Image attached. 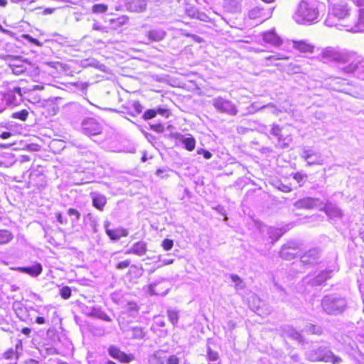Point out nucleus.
<instances>
[{
	"label": "nucleus",
	"mask_w": 364,
	"mask_h": 364,
	"mask_svg": "<svg viewBox=\"0 0 364 364\" xmlns=\"http://www.w3.org/2000/svg\"><path fill=\"white\" fill-rule=\"evenodd\" d=\"M323 63H333L339 72L361 77L364 73V58L357 53L327 47L321 52Z\"/></svg>",
	"instance_id": "obj_1"
},
{
	"label": "nucleus",
	"mask_w": 364,
	"mask_h": 364,
	"mask_svg": "<svg viewBox=\"0 0 364 364\" xmlns=\"http://www.w3.org/2000/svg\"><path fill=\"white\" fill-rule=\"evenodd\" d=\"M316 0H302L294 14V18L299 23H311L317 18Z\"/></svg>",
	"instance_id": "obj_2"
},
{
	"label": "nucleus",
	"mask_w": 364,
	"mask_h": 364,
	"mask_svg": "<svg viewBox=\"0 0 364 364\" xmlns=\"http://www.w3.org/2000/svg\"><path fill=\"white\" fill-rule=\"evenodd\" d=\"M347 300L345 297L338 294L325 296L321 302L323 310L328 314H339L347 308Z\"/></svg>",
	"instance_id": "obj_3"
},
{
	"label": "nucleus",
	"mask_w": 364,
	"mask_h": 364,
	"mask_svg": "<svg viewBox=\"0 0 364 364\" xmlns=\"http://www.w3.org/2000/svg\"><path fill=\"white\" fill-rule=\"evenodd\" d=\"M270 134L276 139L275 146L279 149L289 147L292 141L290 129L284 126L274 124L270 130Z\"/></svg>",
	"instance_id": "obj_4"
},
{
	"label": "nucleus",
	"mask_w": 364,
	"mask_h": 364,
	"mask_svg": "<svg viewBox=\"0 0 364 364\" xmlns=\"http://www.w3.org/2000/svg\"><path fill=\"white\" fill-rule=\"evenodd\" d=\"M67 213L70 218V220L66 216L63 215L61 212L56 213L55 217L57 221L59 224L66 228H73L75 222L80 220L81 214L77 209L73 208H68Z\"/></svg>",
	"instance_id": "obj_5"
},
{
	"label": "nucleus",
	"mask_w": 364,
	"mask_h": 364,
	"mask_svg": "<svg viewBox=\"0 0 364 364\" xmlns=\"http://www.w3.org/2000/svg\"><path fill=\"white\" fill-rule=\"evenodd\" d=\"M107 352L111 358L117 360L121 363H129L135 359L134 354L126 353L119 347L114 345L109 346Z\"/></svg>",
	"instance_id": "obj_6"
},
{
	"label": "nucleus",
	"mask_w": 364,
	"mask_h": 364,
	"mask_svg": "<svg viewBox=\"0 0 364 364\" xmlns=\"http://www.w3.org/2000/svg\"><path fill=\"white\" fill-rule=\"evenodd\" d=\"M359 7L354 25L346 30L353 33L364 31V0H352Z\"/></svg>",
	"instance_id": "obj_7"
},
{
	"label": "nucleus",
	"mask_w": 364,
	"mask_h": 364,
	"mask_svg": "<svg viewBox=\"0 0 364 364\" xmlns=\"http://www.w3.org/2000/svg\"><path fill=\"white\" fill-rule=\"evenodd\" d=\"M213 105L218 112L227 113L230 115H235L237 112L235 106L231 101L221 97L215 99Z\"/></svg>",
	"instance_id": "obj_8"
},
{
	"label": "nucleus",
	"mask_w": 364,
	"mask_h": 364,
	"mask_svg": "<svg viewBox=\"0 0 364 364\" xmlns=\"http://www.w3.org/2000/svg\"><path fill=\"white\" fill-rule=\"evenodd\" d=\"M299 252V246L294 242H288L282 245L279 256L285 260H291L294 259Z\"/></svg>",
	"instance_id": "obj_9"
},
{
	"label": "nucleus",
	"mask_w": 364,
	"mask_h": 364,
	"mask_svg": "<svg viewBox=\"0 0 364 364\" xmlns=\"http://www.w3.org/2000/svg\"><path fill=\"white\" fill-rule=\"evenodd\" d=\"M165 351L159 350L154 354L156 364H180V358L176 355H171L166 358Z\"/></svg>",
	"instance_id": "obj_10"
},
{
	"label": "nucleus",
	"mask_w": 364,
	"mask_h": 364,
	"mask_svg": "<svg viewBox=\"0 0 364 364\" xmlns=\"http://www.w3.org/2000/svg\"><path fill=\"white\" fill-rule=\"evenodd\" d=\"M262 39L265 43L276 47L281 46L283 43L282 39L277 34L274 29L264 32Z\"/></svg>",
	"instance_id": "obj_11"
},
{
	"label": "nucleus",
	"mask_w": 364,
	"mask_h": 364,
	"mask_svg": "<svg viewBox=\"0 0 364 364\" xmlns=\"http://www.w3.org/2000/svg\"><path fill=\"white\" fill-rule=\"evenodd\" d=\"M338 270V269L336 263V259L333 258L324 269H320V286L323 281L331 278L332 277V274Z\"/></svg>",
	"instance_id": "obj_12"
},
{
	"label": "nucleus",
	"mask_w": 364,
	"mask_h": 364,
	"mask_svg": "<svg viewBox=\"0 0 364 364\" xmlns=\"http://www.w3.org/2000/svg\"><path fill=\"white\" fill-rule=\"evenodd\" d=\"M320 210H323L326 215L332 219L341 218L343 215L341 210L335 204L331 203L326 204L323 208L321 207V204L320 203Z\"/></svg>",
	"instance_id": "obj_13"
},
{
	"label": "nucleus",
	"mask_w": 364,
	"mask_h": 364,
	"mask_svg": "<svg viewBox=\"0 0 364 364\" xmlns=\"http://www.w3.org/2000/svg\"><path fill=\"white\" fill-rule=\"evenodd\" d=\"M105 232L109 236V239L114 241L119 240L122 237H127L129 235L127 230L122 227L114 229L106 228Z\"/></svg>",
	"instance_id": "obj_14"
},
{
	"label": "nucleus",
	"mask_w": 364,
	"mask_h": 364,
	"mask_svg": "<svg viewBox=\"0 0 364 364\" xmlns=\"http://www.w3.org/2000/svg\"><path fill=\"white\" fill-rule=\"evenodd\" d=\"M17 271L27 274L31 277H37L43 272L42 265L40 263H36L31 267H18L16 269Z\"/></svg>",
	"instance_id": "obj_15"
},
{
	"label": "nucleus",
	"mask_w": 364,
	"mask_h": 364,
	"mask_svg": "<svg viewBox=\"0 0 364 364\" xmlns=\"http://www.w3.org/2000/svg\"><path fill=\"white\" fill-rule=\"evenodd\" d=\"M320 361L329 362L333 364H340L342 359L335 355L330 350L320 349Z\"/></svg>",
	"instance_id": "obj_16"
},
{
	"label": "nucleus",
	"mask_w": 364,
	"mask_h": 364,
	"mask_svg": "<svg viewBox=\"0 0 364 364\" xmlns=\"http://www.w3.org/2000/svg\"><path fill=\"white\" fill-rule=\"evenodd\" d=\"M147 250V244L144 241H139L135 242L132 247L127 251V253L143 256L146 254Z\"/></svg>",
	"instance_id": "obj_17"
},
{
	"label": "nucleus",
	"mask_w": 364,
	"mask_h": 364,
	"mask_svg": "<svg viewBox=\"0 0 364 364\" xmlns=\"http://www.w3.org/2000/svg\"><path fill=\"white\" fill-rule=\"evenodd\" d=\"M331 14L339 19L344 18L348 15V9L346 4H335L330 11Z\"/></svg>",
	"instance_id": "obj_18"
},
{
	"label": "nucleus",
	"mask_w": 364,
	"mask_h": 364,
	"mask_svg": "<svg viewBox=\"0 0 364 364\" xmlns=\"http://www.w3.org/2000/svg\"><path fill=\"white\" fill-rule=\"evenodd\" d=\"M271 13L266 12L263 8L255 6L249 11V16L252 18H260L261 20L267 19Z\"/></svg>",
	"instance_id": "obj_19"
},
{
	"label": "nucleus",
	"mask_w": 364,
	"mask_h": 364,
	"mask_svg": "<svg viewBox=\"0 0 364 364\" xmlns=\"http://www.w3.org/2000/svg\"><path fill=\"white\" fill-rule=\"evenodd\" d=\"M14 239V232L9 229H0V246L10 244Z\"/></svg>",
	"instance_id": "obj_20"
},
{
	"label": "nucleus",
	"mask_w": 364,
	"mask_h": 364,
	"mask_svg": "<svg viewBox=\"0 0 364 364\" xmlns=\"http://www.w3.org/2000/svg\"><path fill=\"white\" fill-rule=\"evenodd\" d=\"M92 201L93 206L100 211L105 209L107 204L106 197L96 193L92 195Z\"/></svg>",
	"instance_id": "obj_21"
},
{
	"label": "nucleus",
	"mask_w": 364,
	"mask_h": 364,
	"mask_svg": "<svg viewBox=\"0 0 364 364\" xmlns=\"http://www.w3.org/2000/svg\"><path fill=\"white\" fill-rule=\"evenodd\" d=\"M166 33L162 29H154L146 33V36L150 41L159 42L164 39Z\"/></svg>",
	"instance_id": "obj_22"
},
{
	"label": "nucleus",
	"mask_w": 364,
	"mask_h": 364,
	"mask_svg": "<svg viewBox=\"0 0 364 364\" xmlns=\"http://www.w3.org/2000/svg\"><path fill=\"white\" fill-rule=\"evenodd\" d=\"M9 67L15 75L22 74L26 70L24 62L19 59L14 60L9 63Z\"/></svg>",
	"instance_id": "obj_23"
},
{
	"label": "nucleus",
	"mask_w": 364,
	"mask_h": 364,
	"mask_svg": "<svg viewBox=\"0 0 364 364\" xmlns=\"http://www.w3.org/2000/svg\"><path fill=\"white\" fill-rule=\"evenodd\" d=\"M207 360L208 364H222L220 360V355L218 351L212 349L211 347L208 346L206 350Z\"/></svg>",
	"instance_id": "obj_24"
},
{
	"label": "nucleus",
	"mask_w": 364,
	"mask_h": 364,
	"mask_svg": "<svg viewBox=\"0 0 364 364\" xmlns=\"http://www.w3.org/2000/svg\"><path fill=\"white\" fill-rule=\"evenodd\" d=\"M127 17L124 16H121L117 18H110L109 20V23L110 24L109 29L111 30H117L127 22Z\"/></svg>",
	"instance_id": "obj_25"
},
{
	"label": "nucleus",
	"mask_w": 364,
	"mask_h": 364,
	"mask_svg": "<svg viewBox=\"0 0 364 364\" xmlns=\"http://www.w3.org/2000/svg\"><path fill=\"white\" fill-rule=\"evenodd\" d=\"M294 47L301 52H312L314 47L304 41H294Z\"/></svg>",
	"instance_id": "obj_26"
},
{
	"label": "nucleus",
	"mask_w": 364,
	"mask_h": 364,
	"mask_svg": "<svg viewBox=\"0 0 364 364\" xmlns=\"http://www.w3.org/2000/svg\"><path fill=\"white\" fill-rule=\"evenodd\" d=\"M29 113L27 109H23L20 111L13 112L11 114V118L14 119H19L21 121L25 122L28 118Z\"/></svg>",
	"instance_id": "obj_27"
},
{
	"label": "nucleus",
	"mask_w": 364,
	"mask_h": 364,
	"mask_svg": "<svg viewBox=\"0 0 364 364\" xmlns=\"http://www.w3.org/2000/svg\"><path fill=\"white\" fill-rule=\"evenodd\" d=\"M129 109V114L132 116L135 117L140 114L142 112L143 107L141 104L139 102V101H135L132 104Z\"/></svg>",
	"instance_id": "obj_28"
},
{
	"label": "nucleus",
	"mask_w": 364,
	"mask_h": 364,
	"mask_svg": "<svg viewBox=\"0 0 364 364\" xmlns=\"http://www.w3.org/2000/svg\"><path fill=\"white\" fill-rule=\"evenodd\" d=\"M18 353L13 349V348H9V349H7L2 355V358L4 359V360H18Z\"/></svg>",
	"instance_id": "obj_29"
},
{
	"label": "nucleus",
	"mask_w": 364,
	"mask_h": 364,
	"mask_svg": "<svg viewBox=\"0 0 364 364\" xmlns=\"http://www.w3.org/2000/svg\"><path fill=\"white\" fill-rule=\"evenodd\" d=\"M183 144H184L185 149L188 151H192L196 147V139L194 137H187L183 139Z\"/></svg>",
	"instance_id": "obj_30"
},
{
	"label": "nucleus",
	"mask_w": 364,
	"mask_h": 364,
	"mask_svg": "<svg viewBox=\"0 0 364 364\" xmlns=\"http://www.w3.org/2000/svg\"><path fill=\"white\" fill-rule=\"evenodd\" d=\"M108 10V6L105 4H96L91 8L92 14H105Z\"/></svg>",
	"instance_id": "obj_31"
},
{
	"label": "nucleus",
	"mask_w": 364,
	"mask_h": 364,
	"mask_svg": "<svg viewBox=\"0 0 364 364\" xmlns=\"http://www.w3.org/2000/svg\"><path fill=\"white\" fill-rule=\"evenodd\" d=\"M268 235L273 241H277L283 235V231L279 228H272L268 230Z\"/></svg>",
	"instance_id": "obj_32"
},
{
	"label": "nucleus",
	"mask_w": 364,
	"mask_h": 364,
	"mask_svg": "<svg viewBox=\"0 0 364 364\" xmlns=\"http://www.w3.org/2000/svg\"><path fill=\"white\" fill-rule=\"evenodd\" d=\"M60 295L63 299H68L71 297L72 290L70 287L64 286L60 289Z\"/></svg>",
	"instance_id": "obj_33"
},
{
	"label": "nucleus",
	"mask_w": 364,
	"mask_h": 364,
	"mask_svg": "<svg viewBox=\"0 0 364 364\" xmlns=\"http://www.w3.org/2000/svg\"><path fill=\"white\" fill-rule=\"evenodd\" d=\"M5 99H6V102L7 105H14V106L18 105V102L16 99V97L13 93L9 92V93L6 94Z\"/></svg>",
	"instance_id": "obj_34"
},
{
	"label": "nucleus",
	"mask_w": 364,
	"mask_h": 364,
	"mask_svg": "<svg viewBox=\"0 0 364 364\" xmlns=\"http://www.w3.org/2000/svg\"><path fill=\"white\" fill-rule=\"evenodd\" d=\"M161 246L166 251H168L173 247V241L171 239L166 238L162 241Z\"/></svg>",
	"instance_id": "obj_35"
},
{
	"label": "nucleus",
	"mask_w": 364,
	"mask_h": 364,
	"mask_svg": "<svg viewBox=\"0 0 364 364\" xmlns=\"http://www.w3.org/2000/svg\"><path fill=\"white\" fill-rule=\"evenodd\" d=\"M157 112L155 109H147L143 114V118L145 120L151 119L156 116Z\"/></svg>",
	"instance_id": "obj_36"
},
{
	"label": "nucleus",
	"mask_w": 364,
	"mask_h": 364,
	"mask_svg": "<svg viewBox=\"0 0 364 364\" xmlns=\"http://www.w3.org/2000/svg\"><path fill=\"white\" fill-rule=\"evenodd\" d=\"M133 337L135 338H143L144 336V332L142 328L141 327H135L132 328Z\"/></svg>",
	"instance_id": "obj_37"
},
{
	"label": "nucleus",
	"mask_w": 364,
	"mask_h": 364,
	"mask_svg": "<svg viewBox=\"0 0 364 364\" xmlns=\"http://www.w3.org/2000/svg\"><path fill=\"white\" fill-rule=\"evenodd\" d=\"M131 264V261L129 259H126L124 261L119 262L116 264V269H124L127 268Z\"/></svg>",
	"instance_id": "obj_38"
},
{
	"label": "nucleus",
	"mask_w": 364,
	"mask_h": 364,
	"mask_svg": "<svg viewBox=\"0 0 364 364\" xmlns=\"http://www.w3.org/2000/svg\"><path fill=\"white\" fill-rule=\"evenodd\" d=\"M267 60H289V58L286 55H269L265 58Z\"/></svg>",
	"instance_id": "obj_39"
},
{
	"label": "nucleus",
	"mask_w": 364,
	"mask_h": 364,
	"mask_svg": "<svg viewBox=\"0 0 364 364\" xmlns=\"http://www.w3.org/2000/svg\"><path fill=\"white\" fill-rule=\"evenodd\" d=\"M168 318H169L170 321L173 324H175L178 322V315L177 312L173 311H169L168 314Z\"/></svg>",
	"instance_id": "obj_40"
},
{
	"label": "nucleus",
	"mask_w": 364,
	"mask_h": 364,
	"mask_svg": "<svg viewBox=\"0 0 364 364\" xmlns=\"http://www.w3.org/2000/svg\"><path fill=\"white\" fill-rule=\"evenodd\" d=\"M23 38L26 39L27 41H28L29 42L32 43L33 44H34L36 46H41V43L38 39L33 38L32 36H31L28 34H25L23 36Z\"/></svg>",
	"instance_id": "obj_41"
},
{
	"label": "nucleus",
	"mask_w": 364,
	"mask_h": 364,
	"mask_svg": "<svg viewBox=\"0 0 364 364\" xmlns=\"http://www.w3.org/2000/svg\"><path fill=\"white\" fill-rule=\"evenodd\" d=\"M300 203L301 204V206L310 208L315 204V201L308 198L300 200Z\"/></svg>",
	"instance_id": "obj_42"
},
{
	"label": "nucleus",
	"mask_w": 364,
	"mask_h": 364,
	"mask_svg": "<svg viewBox=\"0 0 364 364\" xmlns=\"http://www.w3.org/2000/svg\"><path fill=\"white\" fill-rule=\"evenodd\" d=\"M198 154H203V157L206 159H209L212 157V154L209 151L203 149L198 150Z\"/></svg>",
	"instance_id": "obj_43"
},
{
	"label": "nucleus",
	"mask_w": 364,
	"mask_h": 364,
	"mask_svg": "<svg viewBox=\"0 0 364 364\" xmlns=\"http://www.w3.org/2000/svg\"><path fill=\"white\" fill-rule=\"evenodd\" d=\"M151 129L156 132H162L164 131V127L161 124H156L151 125Z\"/></svg>",
	"instance_id": "obj_44"
},
{
	"label": "nucleus",
	"mask_w": 364,
	"mask_h": 364,
	"mask_svg": "<svg viewBox=\"0 0 364 364\" xmlns=\"http://www.w3.org/2000/svg\"><path fill=\"white\" fill-rule=\"evenodd\" d=\"M231 280L236 284V286H239L242 283L241 278L237 274L230 275Z\"/></svg>",
	"instance_id": "obj_45"
},
{
	"label": "nucleus",
	"mask_w": 364,
	"mask_h": 364,
	"mask_svg": "<svg viewBox=\"0 0 364 364\" xmlns=\"http://www.w3.org/2000/svg\"><path fill=\"white\" fill-rule=\"evenodd\" d=\"M293 178L298 182V183H301L304 180V175H302L301 173H294Z\"/></svg>",
	"instance_id": "obj_46"
},
{
	"label": "nucleus",
	"mask_w": 364,
	"mask_h": 364,
	"mask_svg": "<svg viewBox=\"0 0 364 364\" xmlns=\"http://www.w3.org/2000/svg\"><path fill=\"white\" fill-rule=\"evenodd\" d=\"M12 136V134L9 132H4L0 134V137L2 139H6Z\"/></svg>",
	"instance_id": "obj_47"
},
{
	"label": "nucleus",
	"mask_w": 364,
	"mask_h": 364,
	"mask_svg": "<svg viewBox=\"0 0 364 364\" xmlns=\"http://www.w3.org/2000/svg\"><path fill=\"white\" fill-rule=\"evenodd\" d=\"M36 322L38 324L42 325V324L46 323V319L43 316H37L36 318Z\"/></svg>",
	"instance_id": "obj_48"
},
{
	"label": "nucleus",
	"mask_w": 364,
	"mask_h": 364,
	"mask_svg": "<svg viewBox=\"0 0 364 364\" xmlns=\"http://www.w3.org/2000/svg\"><path fill=\"white\" fill-rule=\"evenodd\" d=\"M21 332L27 336H30L31 335V328H28V327H23L22 329H21Z\"/></svg>",
	"instance_id": "obj_49"
},
{
	"label": "nucleus",
	"mask_w": 364,
	"mask_h": 364,
	"mask_svg": "<svg viewBox=\"0 0 364 364\" xmlns=\"http://www.w3.org/2000/svg\"><path fill=\"white\" fill-rule=\"evenodd\" d=\"M171 136L176 139H180V140H182L183 141V139H184L183 136L180 134V133H173V134H171Z\"/></svg>",
	"instance_id": "obj_50"
},
{
	"label": "nucleus",
	"mask_w": 364,
	"mask_h": 364,
	"mask_svg": "<svg viewBox=\"0 0 364 364\" xmlns=\"http://www.w3.org/2000/svg\"><path fill=\"white\" fill-rule=\"evenodd\" d=\"M55 10V8H47L43 11V14H51Z\"/></svg>",
	"instance_id": "obj_51"
},
{
	"label": "nucleus",
	"mask_w": 364,
	"mask_h": 364,
	"mask_svg": "<svg viewBox=\"0 0 364 364\" xmlns=\"http://www.w3.org/2000/svg\"><path fill=\"white\" fill-rule=\"evenodd\" d=\"M13 92L17 93L19 96H22V92L20 87H14Z\"/></svg>",
	"instance_id": "obj_52"
},
{
	"label": "nucleus",
	"mask_w": 364,
	"mask_h": 364,
	"mask_svg": "<svg viewBox=\"0 0 364 364\" xmlns=\"http://www.w3.org/2000/svg\"><path fill=\"white\" fill-rule=\"evenodd\" d=\"M26 364H39V361L34 359H29L26 361Z\"/></svg>",
	"instance_id": "obj_53"
},
{
	"label": "nucleus",
	"mask_w": 364,
	"mask_h": 364,
	"mask_svg": "<svg viewBox=\"0 0 364 364\" xmlns=\"http://www.w3.org/2000/svg\"><path fill=\"white\" fill-rule=\"evenodd\" d=\"M135 271H139L138 267L136 265H132L130 269H129V272H128V274H131V273L132 272H135Z\"/></svg>",
	"instance_id": "obj_54"
},
{
	"label": "nucleus",
	"mask_w": 364,
	"mask_h": 364,
	"mask_svg": "<svg viewBox=\"0 0 364 364\" xmlns=\"http://www.w3.org/2000/svg\"><path fill=\"white\" fill-rule=\"evenodd\" d=\"M156 112L160 113V114H164L168 112V109H167L159 108V109H157Z\"/></svg>",
	"instance_id": "obj_55"
},
{
	"label": "nucleus",
	"mask_w": 364,
	"mask_h": 364,
	"mask_svg": "<svg viewBox=\"0 0 364 364\" xmlns=\"http://www.w3.org/2000/svg\"><path fill=\"white\" fill-rule=\"evenodd\" d=\"M7 5V0H0V6L4 7Z\"/></svg>",
	"instance_id": "obj_56"
},
{
	"label": "nucleus",
	"mask_w": 364,
	"mask_h": 364,
	"mask_svg": "<svg viewBox=\"0 0 364 364\" xmlns=\"http://www.w3.org/2000/svg\"><path fill=\"white\" fill-rule=\"evenodd\" d=\"M92 28H93V30H95V31H100L101 29L100 26H97V25H93Z\"/></svg>",
	"instance_id": "obj_57"
},
{
	"label": "nucleus",
	"mask_w": 364,
	"mask_h": 364,
	"mask_svg": "<svg viewBox=\"0 0 364 364\" xmlns=\"http://www.w3.org/2000/svg\"><path fill=\"white\" fill-rule=\"evenodd\" d=\"M28 101L31 103H36V102H38L40 100H36V99H33V100H28Z\"/></svg>",
	"instance_id": "obj_58"
},
{
	"label": "nucleus",
	"mask_w": 364,
	"mask_h": 364,
	"mask_svg": "<svg viewBox=\"0 0 364 364\" xmlns=\"http://www.w3.org/2000/svg\"><path fill=\"white\" fill-rule=\"evenodd\" d=\"M360 235L362 240L364 242V231L361 232Z\"/></svg>",
	"instance_id": "obj_59"
},
{
	"label": "nucleus",
	"mask_w": 364,
	"mask_h": 364,
	"mask_svg": "<svg viewBox=\"0 0 364 364\" xmlns=\"http://www.w3.org/2000/svg\"><path fill=\"white\" fill-rule=\"evenodd\" d=\"M325 24H326V25H327V26H332L331 24H330V23H329V20H326V21H325Z\"/></svg>",
	"instance_id": "obj_60"
},
{
	"label": "nucleus",
	"mask_w": 364,
	"mask_h": 364,
	"mask_svg": "<svg viewBox=\"0 0 364 364\" xmlns=\"http://www.w3.org/2000/svg\"><path fill=\"white\" fill-rule=\"evenodd\" d=\"M186 36H189V37H191V38H194V39H196V36H194V35L187 34Z\"/></svg>",
	"instance_id": "obj_61"
},
{
	"label": "nucleus",
	"mask_w": 364,
	"mask_h": 364,
	"mask_svg": "<svg viewBox=\"0 0 364 364\" xmlns=\"http://www.w3.org/2000/svg\"><path fill=\"white\" fill-rule=\"evenodd\" d=\"M18 317L21 320V321H26V319L24 318H23L22 316H19L18 314H17Z\"/></svg>",
	"instance_id": "obj_62"
},
{
	"label": "nucleus",
	"mask_w": 364,
	"mask_h": 364,
	"mask_svg": "<svg viewBox=\"0 0 364 364\" xmlns=\"http://www.w3.org/2000/svg\"><path fill=\"white\" fill-rule=\"evenodd\" d=\"M361 223L364 225V215L363 216V218L361 219Z\"/></svg>",
	"instance_id": "obj_63"
},
{
	"label": "nucleus",
	"mask_w": 364,
	"mask_h": 364,
	"mask_svg": "<svg viewBox=\"0 0 364 364\" xmlns=\"http://www.w3.org/2000/svg\"><path fill=\"white\" fill-rule=\"evenodd\" d=\"M57 364H68V363H65V362H59V363H58Z\"/></svg>",
	"instance_id": "obj_64"
}]
</instances>
